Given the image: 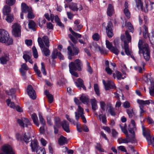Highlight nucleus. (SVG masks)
<instances>
[{"label": "nucleus", "instance_id": "f704fd0d", "mask_svg": "<svg viewBox=\"0 0 154 154\" xmlns=\"http://www.w3.org/2000/svg\"><path fill=\"white\" fill-rule=\"evenodd\" d=\"M124 48L125 54L128 56L131 55V51L129 49L128 44L127 43H126L125 42V44H124Z\"/></svg>", "mask_w": 154, "mask_h": 154}, {"label": "nucleus", "instance_id": "20e7f679", "mask_svg": "<svg viewBox=\"0 0 154 154\" xmlns=\"http://www.w3.org/2000/svg\"><path fill=\"white\" fill-rule=\"evenodd\" d=\"M142 128L143 136L146 137L148 144L151 145L152 142H154V137L150 136V131L148 129L146 128L143 125L142 126Z\"/></svg>", "mask_w": 154, "mask_h": 154}, {"label": "nucleus", "instance_id": "6e6552de", "mask_svg": "<svg viewBox=\"0 0 154 154\" xmlns=\"http://www.w3.org/2000/svg\"><path fill=\"white\" fill-rule=\"evenodd\" d=\"M106 48L108 49L111 52L117 55L119 53L118 49V47L117 45L113 47L112 43L108 40H106Z\"/></svg>", "mask_w": 154, "mask_h": 154}, {"label": "nucleus", "instance_id": "72a5a7b5", "mask_svg": "<svg viewBox=\"0 0 154 154\" xmlns=\"http://www.w3.org/2000/svg\"><path fill=\"white\" fill-rule=\"evenodd\" d=\"M45 95L48 98L49 102L50 103H51L53 100V95L49 94V92L47 90H45Z\"/></svg>", "mask_w": 154, "mask_h": 154}, {"label": "nucleus", "instance_id": "bb28decb", "mask_svg": "<svg viewBox=\"0 0 154 154\" xmlns=\"http://www.w3.org/2000/svg\"><path fill=\"white\" fill-rule=\"evenodd\" d=\"M114 12V10L113 5L110 4H109L107 11V14L111 17L112 15Z\"/></svg>", "mask_w": 154, "mask_h": 154}, {"label": "nucleus", "instance_id": "79ce46f5", "mask_svg": "<svg viewBox=\"0 0 154 154\" xmlns=\"http://www.w3.org/2000/svg\"><path fill=\"white\" fill-rule=\"evenodd\" d=\"M39 117L41 125L42 126H44L45 125V121L43 118L41 114L40 113L39 114Z\"/></svg>", "mask_w": 154, "mask_h": 154}, {"label": "nucleus", "instance_id": "603ef678", "mask_svg": "<svg viewBox=\"0 0 154 154\" xmlns=\"http://www.w3.org/2000/svg\"><path fill=\"white\" fill-rule=\"evenodd\" d=\"M41 71L42 73L43 74L45 75H46V72L45 71V66L44 64L42 62L41 63Z\"/></svg>", "mask_w": 154, "mask_h": 154}, {"label": "nucleus", "instance_id": "cd10ccee", "mask_svg": "<svg viewBox=\"0 0 154 154\" xmlns=\"http://www.w3.org/2000/svg\"><path fill=\"white\" fill-rule=\"evenodd\" d=\"M59 143L61 145H63L67 143V140L66 138L61 135L58 140Z\"/></svg>", "mask_w": 154, "mask_h": 154}, {"label": "nucleus", "instance_id": "a878e982", "mask_svg": "<svg viewBox=\"0 0 154 154\" xmlns=\"http://www.w3.org/2000/svg\"><path fill=\"white\" fill-rule=\"evenodd\" d=\"M151 82L150 87L149 88V92L151 96H154V80H151V79L149 78Z\"/></svg>", "mask_w": 154, "mask_h": 154}, {"label": "nucleus", "instance_id": "f03ea898", "mask_svg": "<svg viewBox=\"0 0 154 154\" xmlns=\"http://www.w3.org/2000/svg\"><path fill=\"white\" fill-rule=\"evenodd\" d=\"M0 42L6 43L8 45H11L13 43L12 39L10 38L8 33L5 29H0Z\"/></svg>", "mask_w": 154, "mask_h": 154}, {"label": "nucleus", "instance_id": "13d9d810", "mask_svg": "<svg viewBox=\"0 0 154 154\" xmlns=\"http://www.w3.org/2000/svg\"><path fill=\"white\" fill-rule=\"evenodd\" d=\"M93 39L95 41H98L100 39V36L97 33H94L92 36Z\"/></svg>", "mask_w": 154, "mask_h": 154}, {"label": "nucleus", "instance_id": "6ab92c4d", "mask_svg": "<svg viewBox=\"0 0 154 154\" xmlns=\"http://www.w3.org/2000/svg\"><path fill=\"white\" fill-rule=\"evenodd\" d=\"M137 103L140 105L141 106L149 105H154V101L152 100H137Z\"/></svg>", "mask_w": 154, "mask_h": 154}, {"label": "nucleus", "instance_id": "3c124183", "mask_svg": "<svg viewBox=\"0 0 154 154\" xmlns=\"http://www.w3.org/2000/svg\"><path fill=\"white\" fill-rule=\"evenodd\" d=\"M145 63L143 62H141V65L142 66L143 68H142L141 67L138 66L137 68L139 72L142 73V70L144 69V67L145 65Z\"/></svg>", "mask_w": 154, "mask_h": 154}, {"label": "nucleus", "instance_id": "052dcab7", "mask_svg": "<svg viewBox=\"0 0 154 154\" xmlns=\"http://www.w3.org/2000/svg\"><path fill=\"white\" fill-rule=\"evenodd\" d=\"M83 27V26L81 25H75L74 27V29L76 31H79Z\"/></svg>", "mask_w": 154, "mask_h": 154}, {"label": "nucleus", "instance_id": "b1692460", "mask_svg": "<svg viewBox=\"0 0 154 154\" xmlns=\"http://www.w3.org/2000/svg\"><path fill=\"white\" fill-rule=\"evenodd\" d=\"M21 9L23 12L26 13L30 11L32 9L30 7L27 6L25 3H23L21 4Z\"/></svg>", "mask_w": 154, "mask_h": 154}, {"label": "nucleus", "instance_id": "ea45409f", "mask_svg": "<svg viewBox=\"0 0 154 154\" xmlns=\"http://www.w3.org/2000/svg\"><path fill=\"white\" fill-rule=\"evenodd\" d=\"M34 69L35 72L41 78L42 77V75L41 73V72L38 69V67L37 66L36 64H34Z\"/></svg>", "mask_w": 154, "mask_h": 154}, {"label": "nucleus", "instance_id": "a19ab883", "mask_svg": "<svg viewBox=\"0 0 154 154\" xmlns=\"http://www.w3.org/2000/svg\"><path fill=\"white\" fill-rule=\"evenodd\" d=\"M77 69H74L72 68H69V70L70 73L71 75L76 77H78V73L75 72V71L77 70Z\"/></svg>", "mask_w": 154, "mask_h": 154}, {"label": "nucleus", "instance_id": "e2e57ef3", "mask_svg": "<svg viewBox=\"0 0 154 154\" xmlns=\"http://www.w3.org/2000/svg\"><path fill=\"white\" fill-rule=\"evenodd\" d=\"M106 32L109 38H112L113 35L112 30H107Z\"/></svg>", "mask_w": 154, "mask_h": 154}, {"label": "nucleus", "instance_id": "4be33fe9", "mask_svg": "<svg viewBox=\"0 0 154 154\" xmlns=\"http://www.w3.org/2000/svg\"><path fill=\"white\" fill-rule=\"evenodd\" d=\"M54 119L55 125L54 126V132L55 134H57L58 132V129L57 128L60 126L61 122L58 117H55Z\"/></svg>", "mask_w": 154, "mask_h": 154}, {"label": "nucleus", "instance_id": "58836bf2", "mask_svg": "<svg viewBox=\"0 0 154 154\" xmlns=\"http://www.w3.org/2000/svg\"><path fill=\"white\" fill-rule=\"evenodd\" d=\"M120 126L122 129V131L126 135V136H130L132 134H131V133L130 132H129V133H130V134H128V132H127V131L126 130V126H125L124 127H123L122 125H120ZM130 130H129V131H130ZM133 131V130H132Z\"/></svg>", "mask_w": 154, "mask_h": 154}, {"label": "nucleus", "instance_id": "4d7b16f0", "mask_svg": "<svg viewBox=\"0 0 154 154\" xmlns=\"http://www.w3.org/2000/svg\"><path fill=\"white\" fill-rule=\"evenodd\" d=\"M15 92V90L14 89H11L9 91H6V93L9 95H13Z\"/></svg>", "mask_w": 154, "mask_h": 154}, {"label": "nucleus", "instance_id": "393cba45", "mask_svg": "<svg viewBox=\"0 0 154 154\" xmlns=\"http://www.w3.org/2000/svg\"><path fill=\"white\" fill-rule=\"evenodd\" d=\"M77 81L79 84H78L77 82H75V83L76 86L78 88H80L81 87L84 90H86V88L84 85L83 80L80 78H79Z\"/></svg>", "mask_w": 154, "mask_h": 154}, {"label": "nucleus", "instance_id": "338daca9", "mask_svg": "<svg viewBox=\"0 0 154 154\" xmlns=\"http://www.w3.org/2000/svg\"><path fill=\"white\" fill-rule=\"evenodd\" d=\"M125 34L128 42H130L131 40V37L129 35L128 32L127 31H126L125 32Z\"/></svg>", "mask_w": 154, "mask_h": 154}, {"label": "nucleus", "instance_id": "39448f33", "mask_svg": "<svg viewBox=\"0 0 154 154\" xmlns=\"http://www.w3.org/2000/svg\"><path fill=\"white\" fill-rule=\"evenodd\" d=\"M82 64L81 61L79 59L75 60L74 62H70L69 65V68L77 69L79 71L82 69Z\"/></svg>", "mask_w": 154, "mask_h": 154}, {"label": "nucleus", "instance_id": "8fccbe9b", "mask_svg": "<svg viewBox=\"0 0 154 154\" xmlns=\"http://www.w3.org/2000/svg\"><path fill=\"white\" fill-rule=\"evenodd\" d=\"M127 112L130 118H132L133 116V114H134V112L132 109H128L127 110Z\"/></svg>", "mask_w": 154, "mask_h": 154}, {"label": "nucleus", "instance_id": "49530a36", "mask_svg": "<svg viewBox=\"0 0 154 154\" xmlns=\"http://www.w3.org/2000/svg\"><path fill=\"white\" fill-rule=\"evenodd\" d=\"M138 9H142V3L141 0H135Z\"/></svg>", "mask_w": 154, "mask_h": 154}, {"label": "nucleus", "instance_id": "5fc2aeb1", "mask_svg": "<svg viewBox=\"0 0 154 154\" xmlns=\"http://www.w3.org/2000/svg\"><path fill=\"white\" fill-rule=\"evenodd\" d=\"M6 102L8 106H19L18 105H15L14 103L11 102L9 99L7 100Z\"/></svg>", "mask_w": 154, "mask_h": 154}, {"label": "nucleus", "instance_id": "9b49d317", "mask_svg": "<svg viewBox=\"0 0 154 154\" xmlns=\"http://www.w3.org/2000/svg\"><path fill=\"white\" fill-rule=\"evenodd\" d=\"M69 30L71 32L72 34L77 38H81V35L73 31L71 28H70L69 29ZM69 37L71 40L72 42L74 44H76L77 42V39L74 38L71 35H69Z\"/></svg>", "mask_w": 154, "mask_h": 154}, {"label": "nucleus", "instance_id": "dca6fc26", "mask_svg": "<svg viewBox=\"0 0 154 154\" xmlns=\"http://www.w3.org/2000/svg\"><path fill=\"white\" fill-rule=\"evenodd\" d=\"M75 119L78 121L80 117L84 116V112L83 108L81 106H78L77 111L75 112Z\"/></svg>", "mask_w": 154, "mask_h": 154}, {"label": "nucleus", "instance_id": "774afa93", "mask_svg": "<svg viewBox=\"0 0 154 154\" xmlns=\"http://www.w3.org/2000/svg\"><path fill=\"white\" fill-rule=\"evenodd\" d=\"M113 26L112 23L111 21H109L107 27L106 28V31L107 30H112V27Z\"/></svg>", "mask_w": 154, "mask_h": 154}, {"label": "nucleus", "instance_id": "f3484780", "mask_svg": "<svg viewBox=\"0 0 154 154\" xmlns=\"http://www.w3.org/2000/svg\"><path fill=\"white\" fill-rule=\"evenodd\" d=\"M154 4V2H152L150 1H149L147 2V3H146V8L143 9V5H142V8L140 9H141L142 11L145 12H148L149 8L150 10H152L153 9V5Z\"/></svg>", "mask_w": 154, "mask_h": 154}, {"label": "nucleus", "instance_id": "a18cd8bd", "mask_svg": "<svg viewBox=\"0 0 154 154\" xmlns=\"http://www.w3.org/2000/svg\"><path fill=\"white\" fill-rule=\"evenodd\" d=\"M116 78L118 80H121V79H124L125 77V76H124V77H122L121 73L118 71L116 72Z\"/></svg>", "mask_w": 154, "mask_h": 154}, {"label": "nucleus", "instance_id": "2f4dec72", "mask_svg": "<svg viewBox=\"0 0 154 154\" xmlns=\"http://www.w3.org/2000/svg\"><path fill=\"white\" fill-rule=\"evenodd\" d=\"M42 41H43V42L45 44L46 46L47 47H49V40L48 37L47 36H44L42 38Z\"/></svg>", "mask_w": 154, "mask_h": 154}, {"label": "nucleus", "instance_id": "69168bd1", "mask_svg": "<svg viewBox=\"0 0 154 154\" xmlns=\"http://www.w3.org/2000/svg\"><path fill=\"white\" fill-rule=\"evenodd\" d=\"M11 108L15 109L17 112H22L23 110L21 106H10Z\"/></svg>", "mask_w": 154, "mask_h": 154}, {"label": "nucleus", "instance_id": "f8f14e48", "mask_svg": "<svg viewBox=\"0 0 154 154\" xmlns=\"http://www.w3.org/2000/svg\"><path fill=\"white\" fill-rule=\"evenodd\" d=\"M69 8L73 11H77L78 10L81 11L83 9V8L81 4L71 3L69 6Z\"/></svg>", "mask_w": 154, "mask_h": 154}, {"label": "nucleus", "instance_id": "e433bc0d", "mask_svg": "<svg viewBox=\"0 0 154 154\" xmlns=\"http://www.w3.org/2000/svg\"><path fill=\"white\" fill-rule=\"evenodd\" d=\"M7 15L6 20L9 23H11L14 20V17L13 15L12 14H8Z\"/></svg>", "mask_w": 154, "mask_h": 154}, {"label": "nucleus", "instance_id": "bf43d9fd", "mask_svg": "<svg viewBox=\"0 0 154 154\" xmlns=\"http://www.w3.org/2000/svg\"><path fill=\"white\" fill-rule=\"evenodd\" d=\"M46 22V20L45 19H39V24L40 27H42L43 24H45Z\"/></svg>", "mask_w": 154, "mask_h": 154}, {"label": "nucleus", "instance_id": "0eeeda50", "mask_svg": "<svg viewBox=\"0 0 154 154\" xmlns=\"http://www.w3.org/2000/svg\"><path fill=\"white\" fill-rule=\"evenodd\" d=\"M38 42L41 49H43L42 51L44 54L46 56H49L50 54V51L48 49L45 47L44 43L43 42L41 38L39 37L38 38Z\"/></svg>", "mask_w": 154, "mask_h": 154}, {"label": "nucleus", "instance_id": "864d4df0", "mask_svg": "<svg viewBox=\"0 0 154 154\" xmlns=\"http://www.w3.org/2000/svg\"><path fill=\"white\" fill-rule=\"evenodd\" d=\"M124 12L126 17L129 18L130 17V14L128 9L125 8L124 10Z\"/></svg>", "mask_w": 154, "mask_h": 154}, {"label": "nucleus", "instance_id": "c756f323", "mask_svg": "<svg viewBox=\"0 0 154 154\" xmlns=\"http://www.w3.org/2000/svg\"><path fill=\"white\" fill-rule=\"evenodd\" d=\"M11 11V8L8 6L5 5L3 9V13L4 15H7L9 14Z\"/></svg>", "mask_w": 154, "mask_h": 154}, {"label": "nucleus", "instance_id": "09e8293b", "mask_svg": "<svg viewBox=\"0 0 154 154\" xmlns=\"http://www.w3.org/2000/svg\"><path fill=\"white\" fill-rule=\"evenodd\" d=\"M127 25L128 28L130 32H132L134 30V28L131 23L130 22H128L127 23Z\"/></svg>", "mask_w": 154, "mask_h": 154}, {"label": "nucleus", "instance_id": "c85d7f7f", "mask_svg": "<svg viewBox=\"0 0 154 154\" xmlns=\"http://www.w3.org/2000/svg\"><path fill=\"white\" fill-rule=\"evenodd\" d=\"M31 117L34 124L37 126H38L39 123L38 122V118L36 115L35 113L32 114L31 116Z\"/></svg>", "mask_w": 154, "mask_h": 154}, {"label": "nucleus", "instance_id": "473e14b6", "mask_svg": "<svg viewBox=\"0 0 154 154\" xmlns=\"http://www.w3.org/2000/svg\"><path fill=\"white\" fill-rule=\"evenodd\" d=\"M80 100L85 104L87 105L89 102L88 98L84 95H82L80 98Z\"/></svg>", "mask_w": 154, "mask_h": 154}, {"label": "nucleus", "instance_id": "4468645a", "mask_svg": "<svg viewBox=\"0 0 154 154\" xmlns=\"http://www.w3.org/2000/svg\"><path fill=\"white\" fill-rule=\"evenodd\" d=\"M27 92L28 94L31 98L33 100L36 99V97L35 91L31 85L28 86Z\"/></svg>", "mask_w": 154, "mask_h": 154}, {"label": "nucleus", "instance_id": "2eb2a0df", "mask_svg": "<svg viewBox=\"0 0 154 154\" xmlns=\"http://www.w3.org/2000/svg\"><path fill=\"white\" fill-rule=\"evenodd\" d=\"M103 83L105 86L106 90H108L110 89L114 88H115L113 82L111 80H108L106 82L104 80H103Z\"/></svg>", "mask_w": 154, "mask_h": 154}, {"label": "nucleus", "instance_id": "680f3d73", "mask_svg": "<svg viewBox=\"0 0 154 154\" xmlns=\"http://www.w3.org/2000/svg\"><path fill=\"white\" fill-rule=\"evenodd\" d=\"M94 89L96 92V94L98 96L100 94L99 90L98 85L97 84H95L94 85Z\"/></svg>", "mask_w": 154, "mask_h": 154}, {"label": "nucleus", "instance_id": "37998d69", "mask_svg": "<svg viewBox=\"0 0 154 154\" xmlns=\"http://www.w3.org/2000/svg\"><path fill=\"white\" fill-rule=\"evenodd\" d=\"M33 55L34 57L37 58L38 57V53L37 49L35 46H33L32 48Z\"/></svg>", "mask_w": 154, "mask_h": 154}, {"label": "nucleus", "instance_id": "aec40b11", "mask_svg": "<svg viewBox=\"0 0 154 154\" xmlns=\"http://www.w3.org/2000/svg\"><path fill=\"white\" fill-rule=\"evenodd\" d=\"M30 146L33 152H36L40 148L38 145L37 140L35 139L32 140Z\"/></svg>", "mask_w": 154, "mask_h": 154}, {"label": "nucleus", "instance_id": "6e6d98bb", "mask_svg": "<svg viewBox=\"0 0 154 154\" xmlns=\"http://www.w3.org/2000/svg\"><path fill=\"white\" fill-rule=\"evenodd\" d=\"M86 65L87 66V70L91 74L92 72V69L90 66V63L88 62H86Z\"/></svg>", "mask_w": 154, "mask_h": 154}, {"label": "nucleus", "instance_id": "de8ad7c7", "mask_svg": "<svg viewBox=\"0 0 154 154\" xmlns=\"http://www.w3.org/2000/svg\"><path fill=\"white\" fill-rule=\"evenodd\" d=\"M58 52H57V49H54L53 51L52 54V57L53 59H56L57 58L58 56Z\"/></svg>", "mask_w": 154, "mask_h": 154}, {"label": "nucleus", "instance_id": "4c0bfd02", "mask_svg": "<svg viewBox=\"0 0 154 154\" xmlns=\"http://www.w3.org/2000/svg\"><path fill=\"white\" fill-rule=\"evenodd\" d=\"M99 117L100 120L102 121L103 123L105 124L106 123V117L105 115L100 114L99 116Z\"/></svg>", "mask_w": 154, "mask_h": 154}, {"label": "nucleus", "instance_id": "9d476101", "mask_svg": "<svg viewBox=\"0 0 154 154\" xmlns=\"http://www.w3.org/2000/svg\"><path fill=\"white\" fill-rule=\"evenodd\" d=\"M16 137L18 140L24 141L26 143L29 142L31 138L29 135L28 134H27L26 133L23 134L22 135L19 134H17Z\"/></svg>", "mask_w": 154, "mask_h": 154}, {"label": "nucleus", "instance_id": "0e129e2a", "mask_svg": "<svg viewBox=\"0 0 154 154\" xmlns=\"http://www.w3.org/2000/svg\"><path fill=\"white\" fill-rule=\"evenodd\" d=\"M15 2V0H6V3L9 6L13 5Z\"/></svg>", "mask_w": 154, "mask_h": 154}, {"label": "nucleus", "instance_id": "7ed1b4c3", "mask_svg": "<svg viewBox=\"0 0 154 154\" xmlns=\"http://www.w3.org/2000/svg\"><path fill=\"white\" fill-rule=\"evenodd\" d=\"M129 132L132 134L131 135V136H126V138L125 139L119 138L118 140L119 143H127L129 142H131L132 143L137 144V141L135 138V134L134 131L133 130H130Z\"/></svg>", "mask_w": 154, "mask_h": 154}, {"label": "nucleus", "instance_id": "c03bdc74", "mask_svg": "<svg viewBox=\"0 0 154 154\" xmlns=\"http://www.w3.org/2000/svg\"><path fill=\"white\" fill-rule=\"evenodd\" d=\"M36 152L37 154H45V149L43 147H40Z\"/></svg>", "mask_w": 154, "mask_h": 154}, {"label": "nucleus", "instance_id": "7c9ffc66", "mask_svg": "<svg viewBox=\"0 0 154 154\" xmlns=\"http://www.w3.org/2000/svg\"><path fill=\"white\" fill-rule=\"evenodd\" d=\"M29 29H32L33 31H35V30L34 29L36 26L35 23L32 20H29Z\"/></svg>", "mask_w": 154, "mask_h": 154}, {"label": "nucleus", "instance_id": "c9c22d12", "mask_svg": "<svg viewBox=\"0 0 154 154\" xmlns=\"http://www.w3.org/2000/svg\"><path fill=\"white\" fill-rule=\"evenodd\" d=\"M8 60V57L7 55L2 57L0 58L1 63L3 64H6Z\"/></svg>", "mask_w": 154, "mask_h": 154}, {"label": "nucleus", "instance_id": "423d86ee", "mask_svg": "<svg viewBox=\"0 0 154 154\" xmlns=\"http://www.w3.org/2000/svg\"><path fill=\"white\" fill-rule=\"evenodd\" d=\"M12 28V34L14 36L18 37L21 35V27L18 23H14Z\"/></svg>", "mask_w": 154, "mask_h": 154}, {"label": "nucleus", "instance_id": "412c9836", "mask_svg": "<svg viewBox=\"0 0 154 154\" xmlns=\"http://www.w3.org/2000/svg\"><path fill=\"white\" fill-rule=\"evenodd\" d=\"M101 109L103 110H104L105 109H106V112L107 113L109 112L112 116L115 115V109L112 108V106H101Z\"/></svg>", "mask_w": 154, "mask_h": 154}, {"label": "nucleus", "instance_id": "f257e3e1", "mask_svg": "<svg viewBox=\"0 0 154 154\" xmlns=\"http://www.w3.org/2000/svg\"><path fill=\"white\" fill-rule=\"evenodd\" d=\"M138 47L139 49V54L140 55L141 53L145 60L148 61L150 58V52L148 45L147 44L143 45L142 40H140L138 43Z\"/></svg>", "mask_w": 154, "mask_h": 154}, {"label": "nucleus", "instance_id": "a211bd4d", "mask_svg": "<svg viewBox=\"0 0 154 154\" xmlns=\"http://www.w3.org/2000/svg\"><path fill=\"white\" fill-rule=\"evenodd\" d=\"M73 50H72L71 48L69 46L67 48L68 51V54H69L72 56L77 55L79 52V50L77 48L75 47H73Z\"/></svg>", "mask_w": 154, "mask_h": 154}, {"label": "nucleus", "instance_id": "ddd939ff", "mask_svg": "<svg viewBox=\"0 0 154 154\" xmlns=\"http://www.w3.org/2000/svg\"><path fill=\"white\" fill-rule=\"evenodd\" d=\"M2 150L5 154H15L12 147L8 145H4L2 147Z\"/></svg>", "mask_w": 154, "mask_h": 154}, {"label": "nucleus", "instance_id": "5701e85b", "mask_svg": "<svg viewBox=\"0 0 154 154\" xmlns=\"http://www.w3.org/2000/svg\"><path fill=\"white\" fill-rule=\"evenodd\" d=\"M61 125L64 130L66 132L69 133L70 131L69 124L66 120H63Z\"/></svg>", "mask_w": 154, "mask_h": 154}, {"label": "nucleus", "instance_id": "1a4fd4ad", "mask_svg": "<svg viewBox=\"0 0 154 154\" xmlns=\"http://www.w3.org/2000/svg\"><path fill=\"white\" fill-rule=\"evenodd\" d=\"M17 122L20 126L23 128H31V123L29 120L27 118H22L21 119H17Z\"/></svg>", "mask_w": 154, "mask_h": 154}]
</instances>
